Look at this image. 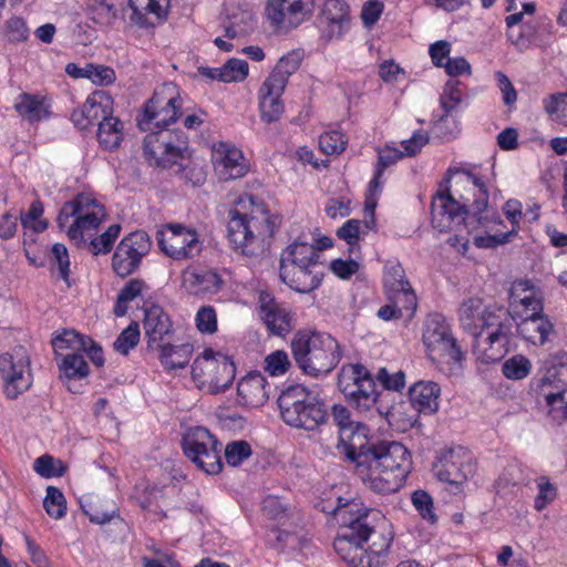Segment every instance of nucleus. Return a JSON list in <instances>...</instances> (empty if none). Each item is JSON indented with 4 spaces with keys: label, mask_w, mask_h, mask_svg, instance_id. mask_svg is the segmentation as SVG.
Returning <instances> with one entry per match:
<instances>
[{
    "label": "nucleus",
    "mask_w": 567,
    "mask_h": 567,
    "mask_svg": "<svg viewBox=\"0 0 567 567\" xmlns=\"http://www.w3.org/2000/svg\"><path fill=\"white\" fill-rule=\"evenodd\" d=\"M341 524L333 548L350 567H382L386 564L393 534L384 515L338 496L336 505L323 506Z\"/></svg>",
    "instance_id": "nucleus-1"
},
{
    "label": "nucleus",
    "mask_w": 567,
    "mask_h": 567,
    "mask_svg": "<svg viewBox=\"0 0 567 567\" xmlns=\"http://www.w3.org/2000/svg\"><path fill=\"white\" fill-rule=\"evenodd\" d=\"M182 105L178 86L172 82L158 85L145 103L137 124L142 131H150L143 145L150 165L169 167L184 159L188 137L182 130L168 128L181 117Z\"/></svg>",
    "instance_id": "nucleus-2"
},
{
    "label": "nucleus",
    "mask_w": 567,
    "mask_h": 567,
    "mask_svg": "<svg viewBox=\"0 0 567 567\" xmlns=\"http://www.w3.org/2000/svg\"><path fill=\"white\" fill-rule=\"evenodd\" d=\"M363 484L378 494L400 491L412 471V455L400 442L369 443L350 461Z\"/></svg>",
    "instance_id": "nucleus-3"
},
{
    "label": "nucleus",
    "mask_w": 567,
    "mask_h": 567,
    "mask_svg": "<svg viewBox=\"0 0 567 567\" xmlns=\"http://www.w3.org/2000/svg\"><path fill=\"white\" fill-rule=\"evenodd\" d=\"M280 223L278 215L257 196L240 195L229 210L228 239L235 251L247 256L262 255Z\"/></svg>",
    "instance_id": "nucleus-4"
},
{
    "label": "nucleus",
    "mask_w": 567,
    "mask_h": 567,
    "mask_svg": "<svg viewBox=\"0 0 567 567\" xmlns=\"http://www.w3.org/2000/svg\"><path fill=\"white\" fill-rule=\"evenodd\" d=\"M455 185H461L465 189V193L455 189L463 200L462 204L451 195L449 189L437 193L432 199L431 215L435 227L441 230L450 229L457 218L464 219L463 213L466 206L472 207L473 218L481 228L487 229L488 224L494 226L502 224L499 215L495 210L488 209L489 193L484 176L463 169Z\"/></svg>",
    "instance_id": "nucleus-5"
},
{
    "label": "nucleus",
    "mask_w": 567,
    "mask_h": 567,
    "mask_svg": "<svg viewBox=\"0 0 567 567\" xmlns=\"http://www.w3.org/2000/svg\"><path fill=\"white\" fill-rule=\"evenodd\" d=\"M105 206L90 193H78L63 203L56 216L59 229L76 247L86 246L91 236L99 234L102 223L106 219Z\"/></svg>",
    "instance_id": "nucleus-6"
},
{
    "label": "nucleus",
    "mask_w": 567,
    "mask_h": 567,
    "mask_svg": "<svg viewBox=\"0 0 567 567\" xmlns=\"http://www.w3.org/2000/svg\"><path fill=\"white\" fill-rule=\"evenodd\" d=\"M296 364L303 373L318 377L331 372L340 362V346L332 336L312 330H298L290 343Z\"/></svg>",
    "instance_id": "nucleus-7"
},
{
    "label": "nucleus",
    "mask_w": 567,
    "mask_h": 567,
    "mask_svg": "<svg viewBox=\"0 0 567 567\" xmlns=\"http://www.w3.org/2000/svg\"><path fill=\"white\" fill-rule=\"evenodd\" d=\"M530 390L551 426L567 423V364H553L538 372Z\"/></svg>",
    "instance_id": "nucleus-8"
},
{
    "label": "nucleus",
    "mask_w": 567,
    "mask_h": 567,
    "mask_svg": "<svg viewBox=\"0 0 567 567\" xmlns=\"http://www.w3.org/2000/svg\"><path fill=\"white\" fill-rule=\"evenodd\" d=\"M278 406L282 421L296 429L315 431L328 420L323 402L301 384L286 388L278 398Z\"/></svg>",
    "instance_id": "nucleus-9"
},
{
    "label": "nucleus",
    "mask_w": 567,
    "mask_h": 567,
    "mask_svg": "<svg viewBox=\"0 0 567 567\" xmlns=\"http://www.w3.org/2000/svg\"><path fill=\"white\" fill-rule=\"evenodd\" d=\"M236 377L233 359L212 348H206L192 364V378L200 390L209 393H223L229 389Z\"/></svg>",
    "instance_id": "nucleus-10"
},
{
    "label": "nucleus",
    "mask_w": 567,
    "mask_h": 567,
    "mask_svg": "<svg viewBox=\"0 0 567 567\" xmlns=\"http://www.w3.org/2000/svg\"><path fill=\"white\" fill-rule=\"evenodd\" d=\"M338 385L348 402L362 412L374 408L380 395L375 375L361 363L343 365L338 377Z\"/></svg>",
    "instance_id": "nucleus-11"
},
{
    "label": "nucleus",
    "mask_w": 567,
    "mask_h": 567,
    "mask_svg": "<svg viewBox=\"0 0 567 567\" xmlns=\"http://www.w3.org/2000/svg\"><path fill=\"white\" fill-rule=\"evenodd\" d=\"M185 456L203 472L214 475L223 470L221 443L206 427H190L182 439Z\"/></svg>",
    "instance_id": "nucleus-12"
},
{
    "label": "nucleus",
    "mask_w": 567,
    "mask_h": 567,
    "mask_svg": "<svg viewBox=\"0 0 567 567\" xmlns=\"http://www.w3.org/2000/svg\"><path fill=\"white\" fill-rule=\"evenodd\" d=\"M477 463L472 452L463 446H454L441 453L434 465L437 480L449 485L453 494L463 492L464 484L473 477Z\"/></svg>",
    "instance_id": "nucleus-13"
},
{
    "label": "nucleus",
    "mask_w": 567,
    "mask_h": 567,
    "mask_svg": "<svg viewBox=\"0 0 567 567\" xmlns=\"http://www.w3.org/2000/svg\"><path fill=\"white\" fill-rule=\"evenodd\" d=\"M0 378L3 394L10 400L17 399L31 388V361L24 347L18 346L0 354Z\"/></svg>",
    "instance_id": "nucleus-14"
},
{
    "label": "nucleus",
    "mask_w": 567,
    "mask_h": 567,
    "mask_svg": "<svg viewBox=\"0 0 567 567\" xmlns=\"http://www.w3.org/2000/svg\"><path fill=\"white\" fill-rule=\"evenodd\" d=\"M156 240L161 251L176 261L194 259L203 250L198 231L183 224H165L156 231Z\"/></svg>",
    "instance_id": "nucleus-15"
},
{
    "label": "nucleus",
    "mask_w": 567,
    "mask_h": 567,
    "mask_svg": "<svg viewBox=\"0 0 567 567\" xmlns=\"http://www.w3.org/2000/svg\"><path fill=\"white\" fill-rule=\"evenodd\" d=\"M331 417L338 427L337 449L350 462L369 443L370 430L365 424L353 421L350 410L342 404L332 405Z\"/></svg>",
    "instance_id": "nucleus-16"
},
{
    "label": "nucleus",
    "mask_w": 567,
    "mask_h": 567,
    "mask_svg": "<svg viewBox=\"0 0 567 567\" xmlns=\"http://www.w3.org/2000/svg\"><path fill=\"white\" fill-rule=\"evenodd\" d=\"M152 240L144 230L132 231L124 236L112 256V269L118 277L135 272L145 256L148 255Z\"/></svg>",
    "instance_id": "nucleus-17"
},
{
    "label": "nucleus",
    "mask_w": 567,
    "mask_h": 567,
    "mask_svg": "<svg viewBox=\"0 0 567 567\" xmlns=\"http://www.w3.org/2000/svg\"><path fill=\"white\" fill-rule=\"evenodd\" d=\"M315 0H267L265 14L275 29H296L311 18Z\"/></svg>",
    "instance_id": "nucleus-18"
},
{
    "label": "nucleus",
    "mask_w": 567,
    "mask_h": 567,
    "mask_svg": "<svg viewBox=\"0 0 567 567\" xmlns=\"http://www.w3.org/2000/svg\"><path fill=\"white\" fill-rule=\"evenodd\" d=\"M506 316V311H497L484 307L483 299L470 297L464 299L458 309L457 318L461 328L474 337H480L485 330H489L496 320Z\"/></svg>",
    "instance_id": "nucleus-19"
},
{
    "label": "nucleus",
    "mask_w": 567,
    "mask_h": 567,
    "mask_svg": "<svg viewBox=\"0 0 567 567\" xmlns=\"http://www.w3.org/2000/svg\"><path fill=\"white\" fill-rule=\"evenodd\" d=\"M257 307L259 317L270 334L285 337L292 331L295 313L285 303L277 301L271 292L260 290Z\"/></svg>",
    "instance_id": "nucleus-20"
},
{
    "label": "nucleus",
    "mask_w": 567,
    "mask_h": 567,
    "mask_svg": "<svg viewBox=\"0 0 567 567\" xmlns=\"http://www.w3.org/2000/svg\"><path fill=\"white\" fill-rule=\"evenodd\" d=\"M513 324L507 315L496 320L487 331V337L478 346L477 359L485 364L499 362L511 350Z\"/></svg>",
    "instance_id": "nucleus-21"
},
{
    "label": "nucleus",
    "mask_w": 567,
    "mask_h": 567,
    "mask_svg": "<svg viewBox=\"0 0 567 567\" xmlns=\"http://www.w3.org/2000/svg\"><path fill=\"white\" fill-rule=\"evenodd\" d=\"M213 163L219 179L225 182L241 178L250 169L249 161L243 151L223 141L213 146Z\"/></svg>",
    "instance_id": "nucleus-22"
},
{
    "label": "nucleus",
    "mask_w": 567,
    "mask_h": 567,
    "mask_svg": "<svg viewBox=\"0 0 567 567\" xmlns=\"http://www.w3.org/2000/svg\"><path fill=\"white\" fill-rule=\"evenodd\" d=\"M182 285L190 295L207 297L221 291L225 280L217 268L192 265L183 270Z\"/></svg>",
    "instance_id": "nucleus-23"
},
{
    "label": "nucleus",
    "mask_w": 567,
    "mask_h": 567,
    "mask_svg": "<svg viewBox=\"0 0 567 567\" xmlns=\"http://www.w3.org/2000/svg\"><path fill=\"white\" fill-rule=\"evenodd\" d=\"M463 93L460 89V81L450 80L446 82L440 103L443 114L433 122V133L442 140H453L460 132L458 123L452 112L462 102Z\"/></svg>",
    "instance_id": "nucleus-24"
},
{
    "label": "nucleus",
    "mask_w": 567,
    "mask_h": 567,
    "mask_svg": "<svg viewBox=\"0 0 567 567\" xmlns=\"http://www.w3.org/2000/svg\"><path fill=\"white\" fill-rule=\"evenodd\" d=\"M350 7L344 0H326L318 16V27L328 40L340 39L349 28Z\"/></svg>",
    "instance_id": "nucleus-25"
},
{
    "label": "nucleus",
    "mask_w": 567,
    "mask_h": 567,
    "mask_svg": "<svg viewBox=\"0 0 567 567\" xmlns=\"http://www.w3.org/2000/svg\"><path fill=\"white\" fill-rule=\"evenodd\" d=\"M426 355L442 373L449 377H457L464 370L467 351L462 348L460 341L452 334L447 338V341L444 340L440 343L437 352L430 351Z\"/></svg>",
    "instance_id": "nucleus-26"
},
{
    "label": "nucleus",
    "mask_w": 567,
    "mask_h": 567,
    "mask_svg": "<svg viewBox=\"0 0 567 567\" xmlns=\"http://www.w3.org/2000/svg\"><path fill=\"white\" fill-rule=\"evenodd\" d=\"M503 212L508 221L512 224L513 229L511 231L497 230L496 227L503 226L488 224V228H483L485 235H478L474 237V245L477 248H495L509 240V238L516 233V228L519 226L520 218L523 216L522 203L517 199H508L504 206Z\"/></svg>",
    "instance_id": "nucleus-27"
},
{
    "label": "nucleus",
    "mask_w": 567,
    "mask_h": 567,
    "mask_svg": "<svg viewBox=\"0 0 567 567\" xmlns=\"http://www.w3.org/2000/svg\"><path fill=\"white\" fill-rule=\"evenodd\" d=\"M319 268L320 266L280 265L279 277L290 289L300 293H308L321 284L322 272Z\"/></svg>",
    "instance_id": "nucleus-28"
},
{
    "label": "nucleus",
    "mask_w": 567,
    "mask_h": 567,
    "mask_svg": "<svg viewBox=\"0 0 567 567\" xmlns=\"http://www.w3.org/2000/svg\"><path fill=\"white\" fill-rule=\"evenodd\" d=\"M509 303L520 316L537 315L544 310V297L540 288L530 280H516L509 290Z\"/></svg>",
    "instance_id": "nucleus-29"
},
{
    "label": "nucleus",
    "mask_w": 567,
    "mask_h": 567,
    "mask_svg": "<svg viewBox=\"0 0 567 567\" xmlns=\"http://www.w3.org/2000/svg\"><path fill=\"white\" fill-rule=\"evenodd\" d=\"M270 384L259 371L247 373L237 383V402L247 408H260L269 399Z\"/></svg>",
    "instance_id": "nucleus-30"
},
{
    "label": "nucleus",
    "mask_w": 567,
    "mask_h": 567,
    "mask_svg": "<svg viewBox=\"0 0 567 567\" xmlns=\"http://www.w3.org/2000/svg\"><path fill=\"white\" fill-rule=\"evenodd\" d=\"M441 386L432 380H419L408 390L409 404L421 415L435 414L440 408Z\"/></svg>",
    "instance_id": "nucleus-31"
},
{
    "label": "nucleus",
    "mask_w": 567,
    "mask_h": 567,
    "mask_svg": "<svg viewBox=\"0 0 567 567\" xmlns=\"http://www.w3.org/2000/svg\"><path fill=\"white\" fill-rule=\"evenodd\" d=\"M143 326L148 347H154L169 340L174 333L168 315L162 307L156 305L145 309Z\"/></svg>",
    "instance_id": "nucleus-32"
},
{
    "label": "nucleus",
    "mask_w": 567,
    "mask_h": 567,
    "mask_svg": "<svg viewBox=\"0 0 567 567\" xmlns=\"http://www.w3.org/2000/svg\"><path fill=\"white\" fill-rule=\"evenodd\" d=\"M285 86L276 84L271 81L265 80L261 84L258 97H259V111L260 117L264 122L270 124L280 120L285 105L281 99Z\"/></svg>",
    "instance_id": "nucleus-33"
},
{
    "label": "nucleus",
    "mask_w": 567,
    "mask_h": 567,
    "mask_svg": "<svg viewBox=\"0 0 567 567\" xmlns=\"http://www.w3.org/2000/svg\"><path fill=\"white\" fill-rule=\"evenodd\" d=\"M554 332V324L547 316L542 313L525 315L517 324V333L527 343L533 346H544L548 341L549 334Z\"/></svg>",
    "instance_id": "nucleus-34"
},
{
    "label": "nucleus",
    "mask_w": 567,
    "mask_h": 567,
    "mask_svg": "<svg viewBox=\"0 0 567 567\" xmlns=\"http://www.w3.org/2000/svg\"><path fill=\"white\" fill-rule=\"evenodd\" d=\"M52 100L48 95L23 92L14 103L17 113L30 123L51 117Z\"/></svg>",
    "instance_id": "nucleus-35"
},
{
    "label": "nucleus",
    "mask_w": 567,
    "mask_h": 567,
    "mask_svg": "<svg viewBox=\"0 0 567 567\" xmlns=\"http://www.w3.org/2000/svg\"><path fill=\"white\" fill-rule=\"evenodd\" d=\"M151 348L157 351V358L166 371L185 368L189 363L194 352L193 344L188 342L174 344L171 343L169 340Z\"/></svg>",
    "instance_id": "nucleus-36"
},
{
    "label": "nucleus",
    "mask_w": 567,
    "mask_h": 567,
    "mask_svg": "<svg viewBox=\"0 0 567 567\" xmlns=\"http://www.w3.org/2000/svg\"><path fill=\"white\" fill-rule=\"evenodd\" d=\"M453 334L452 327L447 319L439 312H434L427 316L424 327L422 340L425 347L426 353L430 351L437 352L440 350V343Z\"/></svg>",
    "instance_id": "nucleus-37"
},
{
    "label": "nucleus",
    "mask_w": 567,
    "mask_h": 567,
    "mask_svg": "<svg viewBox=\"0 0 567 567\" xmlns=\"http://www.w3.org/2000/svg\"><path fill=\"white\" fill-rule=\"evenodd\" d=\"M318 259L319 252L313 245L295 240L282 250L280 255V265H307L308 267L320 266Z\"/></svg>",
    "instance_id": "nucleus-38"
},
{
    "label": "nucleus",
    "mask_w": 567,
    "mask_h": 567,
    "mask_svg": "<svg viewBox=\"0 0 567 567\" xmlns=\"http://www.w3.org/2000/svg\"><path fill=\"white\" fill-rule=\"evenodd\" d=\"M124 125L118 117L111 116L97 125L99 146L106 152H114L123 142Z\"/></svg>",
    "instance_id": "nucleus-39"
},
{
    "label": "nucleus",
    "mask_w": 567,
    "mask_h": 567,
    "mask_svg": "<svg viewBox=\"0 0 567 567\" xmlns=\"http://www.w3.org/2000/svg\"><path fill=\"white\" fill-rule=\"evenodd\" d=\"M420 416L421 414L405 402L392 405L385 412L388 423L399 432H408L421 426Z\"/></svg>",
    "instance_id": "nucleus-40"
},
{
    "label": "nucleus",
    "mask_w": 567,
    "mask_h": 567,
    "mask_svg": "<svg viewBox=\"0 0 567 567\" xmlns=\"http://www.w3.org/2000/svg\"><path fill=\"white\" fill-rule=\"evenodd\" d=\"M128 4L138 23H147L151 18L161 21L167 14V0H128Z\"/></svg>",
    "instance_id": "nucleus-41"
},
{
    "label": "nucleus",
    "mask_w": 567,
    "mask_h": 567,
    "mask_svg": "<svg viewBox=\"0 0 567 567\" xmlns=\"http://www.w3.org/2000/svg\"><path fill=\"white\" fill-rule=\"evenodd\" d=\"M48 262L51 275H56L68 287H71V261L64 244L55 243L51 246L48 252Z\"/></svg>",
    "instance_id": "nucleus-42"
},
{
    "label": "nucleus",
    "mask_w": 567,
    "mask_h": 567,
    "mask_svg": "<svg viewBox=\"0 0 567 567\" xmlns=\"http://www.w3.org/2000/svg\"><path fill=\"white\" fill-rule=\"evenodd\" d=\"M302 61V53L298 50H292L281 56L272 69L266 80L276 83L277 85L288 84L289 78L297 72Z\"/></svg>",
    "instance_id": "nucleus-43"
},
{
    "label": "nucleus",
    "mask_w": 567,
    "mask_h": 567,
    "mask_svg": "<svg viewBox=\"0 0 567 567\" xmlns=\"http://www.w3.org/2000/svg\"><path fill=\"white\" fill-rule=\"evenodd\" d=\"M60 358L58 367L61 377L66 380H80L89 375L90 368L81 352H68Z\"/></svg>",
    "instance_id": "nucleus-44"
},
{
    "label": "nucleus",
    "mask_w": 567,
    "mask_h": 567,
    "mask_svg": "<svg viewBox=\"0 0 567 567\" xmlns=\"http://www.w3.org/2000/svg\"><path fill=\"white\" fill-rule=\"evenodd\" d=\"M85 103H90V118L94 125H99L113 115V97L104 90L92 92Z\"/></svg>",
    "instance_id": "nucleus-45"
},
{
    "label": "nucleus",
    "mask_w": 567,
    "mask_h": 567,
    "mask_svg": "<svg viewBox=\"0 0 567 567\" xmlns=\"http://www.w3.org/2000/svg\"><path fill=\"white\" fill-rule=\"evenodd\" d=\"M386 301L392 302L403 317L412 318L417 308V298L412 286L384 292Z\"/></svg>",
    "instance_id": "nucleus-46"
},
{
    "label": "nucleus",
    "mask_w": 567,
    "mask_h": 567,
    "mask_svg": "<svg viewBox=\"0 0 567 567\" xmlns=\"http://www.w3.org/2000/svg\"><path fill=\"white\" fill-rule=\"evenodd\" d=\"M83 342H91V337L81 334L74 330H64L52 339L51 344L55 357H62V351L66 350H70V352H81Z\"/></svg>",
    "instance_id": "nucleus-47"
},
{
    "label": "nucleus",
    "mask_w": 567,
    "mask_h": 567,
    "mask_svg": "<svg viewBox=\"0 0 567 567\" xmlns=\"http://www.w3.org/2000/svg\"><path fill=\"white\" fill-rule=\"evenodd\" d=\"M121 229L122 228L120 224H112L102 234L91 236V238L86 241L89 250L93 255L109 254L113 249L114 243L118 238Z\"/></svg>",
    "instance_id": "nucleus-48"
},
{
    "label": "nucleus",
    "mask_w": 567,
    "mask_h": 567,
    "mask_svg": "<svg viewBox=\"0 0 567 567\" xmlns=\"http://www.w3.org/2000/svg\"><path fill=\"white\" fill-rule=\"evenodd\" d=\"M383 290L395 291L410 287L411 284L406 279L405 270L399 260H388L383 268Z\"/></svg>",
    "instance_id": "nucleus-49"
},
{
    "label": "nucleus",
    "mask_w": 567,
    "mask_h": 567,
    "mask_svg": "<svg viewBox=\"0 0 567 567\" xmlns=\"http://www.w3.org/2000/svg\"><path fill=\"white\" fill-rule=\"evenodd\" d=\"M145 286L146 285L142 279H130L117 295V299L113 308V313L116 317L125 316L127 312V303L140 296Z\"/></svg>",
    "instance_id": "nucleus-50"
},
{
    "label": "nucleus",
    "mask_w": 567,
    "mask_h": 567,
    "mask_svg": "<svg viewBox=\"0 0 567 567\" xmlns=\"http://www.w3.org/2000/svg\"><path fill=\"white\" fill-rule=\"evenodd\" d=\"M382 176L383 174H378V171L374 169L373 177L369 182L368 185V197L365 200V207H364V226L368 229H374L375 227V218H374V210L377 206V197L380 195L382 190Z\"/></svg>",
    "instance_id": "nucleus-51"
},
{
    "label": "nucleus",
    "mask_w": 567,
    "mask_h": 567,
    "mask_svg": "<svg viewBox=\"0 0 567 567\" xmlns=\"http://www.w3.org/2000/svg\"><path fill=\"white\" fill-rule=\"evenodd\" d=\"M546 114L564 126H567V92L554 93L543 99Z\"/></svg>",
    "instance_id": "nucleus-52"
},
{
    "label": "nucleus",
    "mask_w": 567,
    "mask_h": 567,
    "mask_svg": "<svg viewBox=\"0 0 567 567\" xmlns=\"http://www.w3.org/2000/svg\"><path fill=\"white\" fill-rule=\"evenodd\" d=\"M1 34L7 42L17 44L29 39L30 29L23 18L11 17L4 22Z\"/></svg>",
    "instance_id": "nucleus-53"
},
{
    "label": "nucleus",
    "mask_w": 567,
    "mask_h": 567,
    "mask_svg": "<svg viewBox=\"0 0 567 567\" xmlns=\"http://www.w3.org/2000/svg\"><path fill=\"white\" fill-rule=\"evenodd\" d=\"M289 504L280 496L267 495L261 501V513L269 520L282 522L289 517Z\"/></svg>",
    "instance_id": "nucleus-54"
},
{
    "label": "nucleus",
    "mask_w": 567,
    "mask_h": 567,
    "mask_svg": "<svg viewBox=\"0 0 567 567\" xmlns=\"http://www.w3.org/2000/svg\"><path fill=\"white\" fill-rule=\"evenodd\" d=\"M44 213L43 203L40 199H34L28 209L20 216V221L23 228H29L34 233H43L49 224L42 218Z\"/></svg>",
    "instance_id": "nucleus-55"
},
{
    "label": "nucleus",
    "mask_w": 567,
    "mask_h": 567,
    "mask_svg": "<svg viewBox=\"0 0 567 567\" xmlns=\"http://www.w3.org/2000/svg\"><path fill=\"white\" fill-rule=\"evenodd\" d=\"M348 145V138L339 130L324 132L319 137V148L326 155H339Z\"/></svg>",
    "instance_id": "nucleus-56"
},
{
    "label": "nucleus",
    "mask_w": 567,
    "mask_h": 567,
    "mask_svg": "<svg viewBox=\"0 0 567 567\" xmlns=\"http://www.w3.org/2000/svg\"><path fill=\"white\" fill-rule=\"evenodd\" d=\"M43 507L47 514L54 519L64 517L66 514V499L63 493L55 486H49L43 499Z\"/></svg>",
    "instance_id": "nucleus-57"
},
{
    "label": "nucleus",
    "mask_w": 567,
    "mask_h": 567,
    "mask_svg": "<svg viewBox=\"0 0 567 567\" xmlns=\"http://www.w3.org/2000/svg\"><path fill=\"white\" fill-rule=\"evenodd\" d=\"M530 361L522 354L509 358L502 365V372L508 380H523L530 373Z\"/></svg>",
    "instance_id": "nucleus-58"
},
{
    "label": "nucleus",
    "mask_w": 567,
    "mask_h": 567,
    "mask_svg": "<svg viewBox=\"0 0 567 567\" xmlns=\"http://www.w3.org/2000/svg\"><path fill=\"white\" fill-rule=\"evenodd\" d=\"M537 495L534 499V508L537 512L544 511L558 496L557 486L550 483L547 476H540L536 480Z\"/></svg>",
    "instance_id": "nucleus-59"
},
{
    "label": "nucleus",
    "mask_w": 567,
    "mask_h": 567,
    "mask_svg": "<svg viewBox=\"0 0 567 567\" xmlns=\"http://www.w3.org/2000/svg\"><path fill=\"white\" fill-rule=\"evenodd\" d=\"M141 332L137 322H131L114 341V350L123 355L134 349L140 341Z\"/></svg>",
    "instance_id": "nucleus-60"
},
{
    "label": "nucleus",
    "mask_w": 567,
    "mask_h": 567,
    "mask_svg": "<svg viewBox=\"0 0 567 567\" xmlns=\"http://www.w3.org/2000/svg\"><path fill=\"white\" fill-rule=\"evenodd\" d=\"M411 501L414 508L423 519L431 524H434L437 520V516L434 512L433 498L427 492L423 489L414 491L412 493Z\"/></svg>",
    "instance_id": "nucleus-61"
},
{
    "label": "nucleus",
    "mask_w": 567,
    "mask_h": 567,
    "mask_svg": "<svg viewBox=\"0 0 567 567\" xmlns=\"http://www.w3.org/2000/svg\"><path fill=\"white\" fill-rule=\"evenodd\" d=\"M251 446L247 441L229 442L225 447V460L230 466H238L251 456Z\"/></svg>",
    "instance_id": "nucleus-62"
},
{
    "label": "nucleus",
    "mask_w": 567,
    "mask_h": 567,
    "mask_svg": "<svg viewBox=\"0 0 567 567\" xmlns=\"http://www.w3.org/2000/svg\"><path fill=\"white\" fill-rule=\"evenodd\" d=\"M195 326L203 334H214L218 329L217 312L213 306H202L195 315Z\"/></svg>",
    "instance_id": "nucleus-63"
},
{
    "label": "nucleus",
    "mask_w": 567,
    "mask_h": 567,
    "mask_svg": "<svg viewBox=\"0 0 567 567\" xmlns=\"http://www.w3.org/2000/svg\"><path fill=\"white\" fill-rule=\"evenodd\" d=\"M34 471L42 477H60L64 475L65 467L61 461L55 462L51 455H42L34 461Z\"/></svg>",
    "instance_id": "nucleus-64"
}]
</instances>
